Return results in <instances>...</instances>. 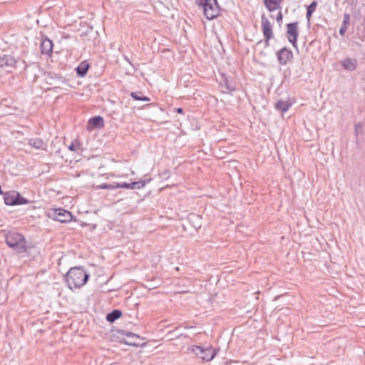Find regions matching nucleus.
<instances>
[{
    "label": "nucleus",
    "instance_id": "obj_31",
    "mask_svg": "<svg viewBox=\"0 0 365 365\" xmlns=\"http://www.w3.org/2000/svg\"><path fill=\"white\" fill-rule=\"evenodd\" d=\"M176 111L178 113H183V110L182 108H178L176 109Z\"/></svg>",
    "mask_w": 365,
    "mask_h": 365
},
{
    "label": "nucleus",
    "instance_id": "obj_20",
    "mask_svg": "<svg viewBox=\"0 0 365 365\" xmlns=\"http://www.w3.org/2000/svg\"><path fill=\"white\" fill-rule=\"evenodd\" d=\"M264 4L269 11H273L278 9L277 3L274 0H264Z\"/></svg>",
    "mask_w": 365,
    "mask_h": 365
},
{
    "label": "nucleus",
    "instance_id": "obj_6",
    "mask_svg": "<svg viewBox=\"0 0 365 365\" xmlns=\"http://www.w3.org/2000/svg\"><path fill=\"white\" fill-rule=\"evenodd\" d=\"M53 219L61 222H68L71 220L72 215L63 209H57L53 212Z\"/></svg>",
    "mask_w": 365,
    "mask_h": 365
},
{
    "label": "nucleus",
    "instance_id": "obj_7",
    "mask_svg": "<svg viewBox=\"0 0 365 365\" xmlns=\"http://www.w3.org/2000/svg\"><path fill=\"white\" fill-rule=\"evenodd\" d=\"M150 181V180H140V181H138V182H132L130 183H128V182H122V183H115V186L117 188H125V189H131V190H133V189H140L142 187H143L148 182Z\"/></svg>",
    "mask_w": 365,
    "mask_h": 365
},
{
    "label": "nucleus",
    "instance_id": "obj_18",
    "mask_svg": "<svg viewBox=\"0 0 365 365\" xmlns=\"http://www.w3.org/2000/svg\"><path fill=\"white\" fill-rule=\"evenodd\" d=\"M14 192H8L4 196V202L7 205H17L16 204V199H15L14 197Z\"/></svg>",
    "mask_w": 365,
    "mask_h": 365
},
{
    "label": "nucleus",
    "instance_id": "obj_9",
    "mask_svg": "<svg viewBox=\"0 0 365 365\" xmlns=\"http://www.w3.org/2000/svg\"><path fill=\"white\" fill-rule=\"evenodd\" d=\"M262 27L264 36L267 42L272 37V26L269 20L262 16Z\"/></svg>",
    "mask_w": 365,
    "mask_h": 365
},
{
    "label": "nucleus",
    "instance_id": "obj_29",
    "mask_svg": "<svg viewBox=\"0 0 365 365\" xmlns=\"http://www.w3.org/2000/svg\"><path fill=\"white\" fill-rule=\"evenodd\" d=\"M312 14H313L307 11L306 17H307L308 24L310 23V19H311V17H312Z\"/></svg>",
    "mask_w": 365,
    "mask_h": 365
},
{
    "label": "nucleus",
    "instance_id": "obj_34",
    "mask_svg": "<svg viewBox=\"0 0 365 365\" xmlns=\"http://www.w3.org/2000/svg\"><path fill=\"white\" fill-rule=\"evenodd\" d=\"M130 335H132L133 336H135V334H131V333L130 334Z\"/></svg>",
    "mask_w": 365,
    "mask_h": 365
},
{
    "label": "nucleus",
    "instance_id": "obj_27",
    "mask_svg": "<svg viewBox=\"0 0 365 365\" xmlns=\"http://www.w3.org/2000/svg\"><path fill=\"white\" fill-rule=\"evenodd\" d=\"M225 88L229 90V91H234L235 88H233L230 84L229 81L225 78Z\"/></svg>",
    "mask_w": 365,
    "mask_h": 365
},
{
    "label": "nucleus",
    "instance_id": "obj_16",
    "mask_svg": "<svg viewBox=\"0 0 365 365\" xmlns=\"http://www.w3.org/2000/svg\"><path fill=\"white\" fill-rule=\"evenodd\" d=\"M350 24V16L349 14H344L343 17V22L341 28L339 29V34L342 36L345 35L348 26Z\"/></svg>",
    "mask_w": 365,
    "mask_h": 365
},
{
    "label": "nucleus",
    "instance_id": "obj_4",
    "mask_svg": "<svg viewBox=\"0 0 365 365\" xmlns=\"http://www.w3.org/2000/svg\"><path fill=\"white\" fill-rule=\"evenodd\" d=\"M189 350H190L202 362L210 361L216 355L215 350L212 347L203 348L200 346H192L189 348Z\"/></svg>",
    "mask_w": 365,
    "mask_h": 365
},
{
    "label": "nucleus",
    "instance_id": "obj_23",
    "mask_svg": "<svg viewBox=\"0 0 365 365\" xmlns=\"http://www.w3.org/2000/svg\"><path fill=\"white\" fill-rule=\"evenodd\" d=\"M15 199H16L17 205H24L29 202L28 200L25 197H22L19 192H14Z\"/></svg>",
    "mask_w": 365,
    "mask_h": 365
},
{
    "label": "nucleus",
    "instance_id": "obj_19",
    "mask_svg": "<svg viewBox=\"0 0 365 365\" xmlns=\"http://www.w3.org/2000/svg\"><path fill=\"white\" fill-rule=\"evenodd\" d=\"M342 66L345 69L354 71L356 68L354 63L350 58H346L342 62Z\"/></svg>",
    "mask_w": 365,
    "mask_h": 365
},
{
    "label": "nucleus",
    "instance_id": "obj_1",
    "mask_svg": "<svg viewBox=\"0 0 365 365\" xmlns=\"http://www.w3.org/2000/svg\"><path fill=\"white\" fill-rule=\"evenodd\" d=\"M89 274L81 267H75L69 269L66 275V280L69 289L80 288L88 281Z\"/></svg>",
    "mask_w": 365,
    "mask_h": 365
},
{
    "label": "nucleus",
    "instance_id": "obj_8",
    "mask_svg": "<svg viewBox=\"0 0 365 365\" xmlns=\"http://www.w3.org/2000/svg\"><path fill=\"white\" fill-rule=\"evenodd\" d=\"M277 59L280 64L285 65L287 61L292 58V52L287 48L280 49L277 53Z\"/></svg>",
    "mask_w": 365,
    "mask_h": 365
},
{
    "label": "nucleus",
    "instance_id": "obj_30",
    "mask_svg": "<svg viewBox=\"0 0 365 365\" xmlns=\"http://www.w3.org/2000/svg\"><path fill=\"white\" fill-rule=\"evenodd\" d=\"M274 1L277 3L278 9H279L280 8V4H282V0H274Z\"/></svg>",
    "mask_w": 365,
    "mask_h": 365
},
{
    "label": "nucleus",
    "instance_id": "obj_3",
    "mask_svg": "<svg viewBox=\"0 0 365 365\" xmlns=\"http://www.w3.org/2000/svg\"><path fill=\"white\" fill-rule=\"evenodd\" d=\"M197 4L203 8L204 14L209 20L216 18L220 14L217 0H197Z\"/></svg>",
    "mask_w": 365,
    "mask_h": 365
},
{
    "label": "nucleus",
    "instance_id": "obj_32",
    "mask_svg": "<svg viewBox=\"0 0 365 365\" xmlns=\"http://www.w3.org/2000/svg\"><path fill=\"white\" fill-rule=\"evenodd\" d=\"M123 58H124L125 61H127L129 63H130V61H129L128 58L126 56L123 55Z\"/></svg>",
    "mask_w": 365,
    "mask_h": 365
},
{
    "label": "nucleus",
    "instance_id": "obj_21",
    "mask_svg": "<svg viewBox=\"0 0 365 365\" xmlns=\"http://www.w3.org/2000/svg\"><path fill=\"white\" fill-rule=\"evenodd\" d=\"M354 132L356 138V141L358 142V138L359 135H363L364 133V128L362 123H358L355 125Z\"/></svg>",
    "mask_w": 365,
    "mask_h": 365
},
{
    "label": "nucleus",
    "instance_id": "obj_25",
    "mask_svg": "<svg viewBox=\"0 0 365 365\" xmlns=\"http://www.w3.org/2000/svg\"><path fill=\"white\" fill-rule=\"evenodd\" d=\"M317 6V2L316 1H312L307 8V11L313 14Z\"/></svg>",
    "mask_w": 365,
    "mask_h": 365
},
{
    "label": "nucleus",
    "instance_id": "obj_24",
    "mask_svg": "<svg viewBox=\"0 0 365 365\" xmlns=\"http://www.w3.org/2000/svg\"><path fill=\"white\" fill-rule=\"evenodd\" d=\"M68 149L71 151H78L81 150V143L77 140H75L68 146Z\"/></svg>",
    "mask_w": 365,
    "mask_h": 365
},
{
    "label": "nucleus",
    "instance_id": "obj_13",
    "mask_svg": "<svg viewBox=\"0 0 365 365\" xmlns=\"http://www.w3.org/2000/svg\"><path fill=\"white\" fill-rule=\"evenodd\" d=\"M89 68H90V65L86 61L81 62L76 69L78 76H81V77L85 76L86 75Z\"/></svg>",
    "mask_w": 365,
    "mask_h": 365
},
{
    "label": "nucleus",
    "instance_id": "obj_17",
    "mask_svg": "<svg viewBox=\"0 0 365 365\" xmlns=\"http://www.w3.org/2000/svg\"><path fill=\"white\" fill-rule=\"evenodd\" d=\"M122 315V312L119 309H114L111 312L108 313L106 316V319L109 322H113L116 319H119Z\"/></svg>",
    "mask_w": 365,
    "mask_h": 365
},
{
    "label": "nucleus",
    "instance_id": "obj_22",
    "mask_svg": "<svg viewBox=\"0 0 365 365\" xmlns=\"http://www.w3.org/2000/svg\"><path fill=\"white\" fill-rule=\"evenodd\" d=\"M133 99L137 101H149L150 98L143 96V93H131Z\"/></svg>",
    "mask_w": 365,
    "mask_h": 365
},
{
    "label": "nucleus",
    "instance_id": "obj_11",
    "mask_svg": "<svg viewBox=\"0 0 365 365\" xmlns=\"http://www.w3.org/2000/svg\"><path fill=\"white\" fill-rule=\"evenodd\" d=\"M40 48L42 54L51 56L53 51V42L47 38H43Z\"/></svg>",
    "mask_w": 365,
    "mask_h": 365
},
{
    "label": "nucleus",
    "instance_id": "obj_2",
    "mask_svg": "<svg viewBox=\"0 0 365 365\" xmlns=\"http://www.w3.org/2000/svg\"><path fill=\"white\" fill-rule=\"evenodd\" d=\"M6 243L18 253H23L26 251V240L20 233L9 232L6 235Z\"/></svg>",
    "mask_w": 365,
    "mask_h": 365
},
{
    "label": "nucleus",
    "instance_id": "obj_26",
    "mask_svg": "<svg viewBox=\"0 0 365 365\" xmlns=\"http://www.w3.org/2000/svg\"><path fill=\"white\" fill-rule=\"evenodd\" d=\"M115 183L116 182H114L113 184H103L100 186V187L103 188V189H109V190L116 189L117 187H115Z\"/></svg>",
    "mask_w": 365,
    "mask_h": 365
},
{
    "label": "nucleus",
    "instance_id": "obj_5",
    "mask_svg": "<svg viewBox=\"0 0 365 365\" xmlns=\"http://www.w3.org/2000/svg\"><path fill=\"white\" fill-rule=\"evenodd\" d=\"M287 38L294 48H297L298 37V22L289 23L287 24Z\"/></svg>",
    "mask_w": 365,
    "mask_h": 365
},
{
    "label": "nucleus",
    "instance_id": "obj_33",
    "mask_svg": "<svg viewBox=\"0 0 365 365\" xmlns=\"http://www.w3.org/2000/svg\"><path fill=\"white\" fill-rule=\"evenodd\" d=\"M241 1H245V2L247 3V4H249V3H250V0H241Z\"/></svg>",
    "mask_w": 365,
    "mask_h": 365
},
{
    "label": "nucleus",
    "instance_id": "obj_14",
    "mask_svg": "<svg viewBox=\"0 0 365 365\" xmlns=\"http://www.w3.org/2000/svg\"><path fill=\"white\" fill-rule=\"evenodd\" d=\"M29 145L32 146L36 149H44L46 144L44 141L40 138H32L29 140Z\"/></svg>",
    "mask_w": 365,
    "mask_h": 365
},
{
    "label": "nucleus",
    "instance_id": "obj_15",
    "mask_svg": "<svg viewBox=\"0 0 365 365\" xmlns=\"http://www.w3.org/2000/svg\"><path fill=\"white\" fill-rule=\"evenodd\" d=\"M88 124L92 125L93 128H101L104 125V120L103 118L100 115L94 116L89 120Z\"/></svg>",
    "mask_w": 365,
    "mask_h": 365
},
{
    "label": "nucleus",
    "instance_id": "obj_10",
    "mask_svg": "<svg viewBox=\"0 0 365 365\" xmlns=\"http://www.w3.org/2000/svg\"><path fill=\"white\" fill-rule=\"evenodd\" d=\"M16 63V59L10 55H4L0 57V67L6 68H12Z\"/></svg>",
    "mask_w": 365,
    "mask_h": 365
},
{
    "label": "nucleus",
    "instance_id": "obj_12",
    "mask_svg": "<svg viewBox=\"0 0 365 365\" xmlns=\"http://www.w3.org/2000/svg\"><path fill=\"white\" fill-rule=\"evenodd\" d=\"M294 103L293 99L289 98L287 100H279L275 104L277 110L284 113L289 110L292 105Z\"/></svg>",
    "mask_w": 365,
    "mask_h": 365
},
{
    "label": "nucleus",
    "instance_id": "obj_28",
    "mask_svg": "<svg viewBox=\"0 0 365 365\" xmlns=\"http://www.w3.org/2000/svg\"><path fill=\"white\" fill-rule=\"evenodd\" d=\"M282 18H283V16H282V12H279L277 16V18H276L277 21L278 22H280V21H282Z\"/></svg>",
    "mask_w": 365,
    "mask_h": 365
}]
</instances>
